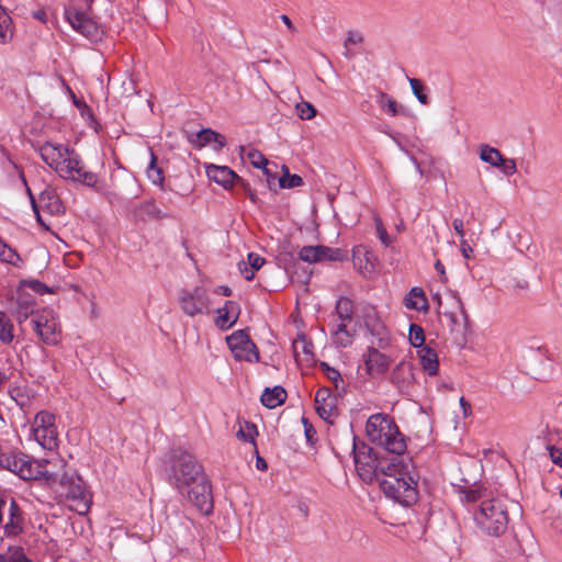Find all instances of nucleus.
Listing matches in <instances>:
<instances>
[{
	"mask_svg": "<svg viewBox=\"0 0 562 562\" xmlns=\"http://www.w3.org/2000/svg\"><path fill=\"white\" fill-rule=\"evenodd\" d=\"M169 477L177 490L201 512L213 508L211 486L202 465L189 452L176 450L170 460Z\"/></svg>",
	"mask_w": 562,
	"mask_h": 562,
	"instance_id": "nucleus-1",
	"label": "nucleus"
},
{
	"mask_svg": "<svg viewBox=\"0 0 562 562\" xmlns=\"http://www.w3.org/2000/svg\"><path fill=\"white\" fill-rule=\"evenodd\" d=\"M42 160L64 180L93 187L97 173L87 169L81 156L67 145L45 142L36 148Z\"/></svg>",
	"mask_w": 562,
	"mask_h": 562,
	"instance_id": "nucleus-2",
	"label": "nucleus"
},
{
	"mask_svg": "<svg viewBox=\"0 0 562 562\" xmlns=\"http://www.w3.org/2000/svg\"><path fill=\"white\" fill-rule=\"evenodd\" d=\"M366 434L371 442L383 447L392 454H404L406 451L405 437L389 415H371L366 424Z\"/></svg>",
	"mask_w": 562,
	"mask_h": 562,
	"instance_id": "nucleus-3",
	"label": "nucleus"
},
{
	"mask_svg": "<svg viewBox=\"0 0 562 562\" xmlns=\"http://www.w3.org/2000/svg\"><path fill=\"white\" fill-rule=\"evenodd\" d=\"M48 463V461L31 460L23 453H7L0 457V465L23 480L44 479L47 483H55L58 475L47 470Z\"/></svg>",
	"mask_w": 562,
	"mask_h": 562,
	"instance_id": "nucleus-4",
	"label": "nucleus"
},
{
	"mask_svg": "<svg viewBox=\"0 0 562 562\" xmlns=\"http://www.w3.org/2000/svg\"><path fill=\"white\" fill-rule=\"evenodd\" d=\"M475 521L483 532L491 536H499L507 529V508L499 499L484 501L475 514Z\"/></svg>",
	"mask_w": 562,
	"mask_h": 562,
	"instance_id": "nucleus-5",
	"label": "nucleus"
},
{
	"mask_svg": "<svg viewBox=\"0 0 562 562\" xmlns=\"http://www.w3.org/2000/svg\"><path fill=\"white\" fill-rule=\"evenodd\" d=\"M417 482L418 479L413 476H406V479H396L395 476L382 477L380 480V487L387 497L404 506H409L417 501Z\"/></svg>",
	"mask_w": 562,
	"mask_h": 562,
	"instance_id": "nucleus-6",
	"label": "nucleus"
},
{
	"mask_svg": "<svg viewBox=\"0 0 562 562\" xmlns=\"http://www.w3.org/2000/svg\"><path fill=\"white\" fill-rule=\"evenodd\" d=\"M30 439L37 442L43 449H55L58 446L55 415L47 411L38 412L30 428Z\"/></svg>",
	"mask_w": 562,
	"mask_h": 562,
	"instance_id": "nucleus-7",
	"label": "nucleus"
},
{
	"mask_svg": "<svg viewBox=\"0 0 562 562\" xmlns=\"http://www.w3.org/2000/svg\"><path fill=\"white\" fill-rule=\"evenodd\" d=\"M59 484L66 498L74 503L70 505V508L79 515L88 513L90 508V496L82 479L75 472H65L59 479Z\"/></svg>",
	"mask_w": 562,
	"mask_h": 562,
	"instance_id": "nucleus-8",
	"label": "nucleus"
},
{
	"mask_svg": "<svg viewBox=\"0 0 562 562\" xmlns=\"http://www.w3.org/2000/svg\"><path fill=\"white\" fill-rule=\"evenodd\" d=\"M31 324L44 344L55 346L60 341L61 326L53 310L43 308L36 311L31 319Z\"/></svg>",
	"mask_w": 562,
	"mask_h": 562,
	"instance_id": "nucleus-9",
	"label": "nucleus"
},
{
	"mask_svg": "<svg viewBox=\"0 0 562 562\" xmlns=\"http://www.w3.org/2000/svg\"><path fill=\"white\" fill-rule=\"evenodd\" d=\"M179 304L181 311L190 317L196 315L209 314L211 307V299L206 289L195 286L191 291L184 290L179 295Z\"/></svg>",
	"mask_w": 562,
	"mask_h": 562,
	"instance_id": "nucleus-10",
	"label": "nucleus"
},
{
	"mask_svg": "<svg viewBox=\"0 0 562 562\" xmlns=\"http://www.w3.org/2000/svg\"><path fill=\"white\" fill-rule=\"evenodd\" d=\"M228 348L238 361L257 362L259 351L246 330H237L226 338Z\"/></svg>",
	"mask_w": 562,
	"mask_h": 562,
	"instance_id": "nucleus-11",
	"label": "nucleus"
},
{
	"mask_svg": "<svg viewBox=\"0 0 562 562\" xmlns=\"http://www.w3.org/2000/svg\"><path fill=\"white\" fill-rule=\"evenodd\" d=\"M381 477L395 476L396 479L413 476L418 479L417 471L409 459L403 454L381 458Z\"/></svg>",
	"mask_w": 562,
	"mask_h": 562,
	"instance_id": "nucleus-12",
	"label": "nucleus"
},
{
	"mask_svg": "<svg viewBox=\"0 0 562 562\" xmlns=\"http://www.w3.org/2000/svg\"><path fill=\"white\" fill-rule=\"evenodd\" d=\"M299 257L301 260L314 263L324 260L328 261H344L348 258V254L346 250L340 248H330L327 246H304L300 252Z\"/></svg>",
	"mask_w": 562,
	"mask_h": 562,
	"instance_id": "nucleus-13",
	"label": "nucleus"
},
{
	"mask_svg": "<svg viewBox=\"0 0 562 562\" xmlns=\"http://www.w3.org/2000/svg\"><path fill=\"white\" fill-rule=\"evenodd\" d=\"M356 470L360 479L366 483L382 479L381 476V458H376L370 452H357L355 454Z\"/></svg>",
	"mask_w": 562,
	"mask_h": 562,
	"instance_id": "nucleus-14",
	"label": "nucleus"
},
{
	"mask_svg": "<svg viewBox=\"0 0 562 562\" xmlns=\"http://www.w3.org/2000/svg\"><path fill=\"white\" fill-rule=\"evenodd\" d=\"M66 19L71 27L87 38L93 40L98 36L99 30L97 23L86 13L77 9L69 8L65 12Z\"/></svg>",
	"mask_w": 562,
	"mask_h": 562,
	"instance_id": "nucleus-15",
	"label": "nucleus"
},
{
	"mask_svg": "<svg viewBox=\"0 0 562 562\" xmlns=\"http://www.w3.org/2000/svg\"><path fill=\"white\" fill-rule=\"evenodd\" d=\"M24 517L15 499H11L8 506V519L0 525L3 529V535L8 538L18 537L23 531Z\"/></svg>",
	"mask_w": 562,
	"mask_h": 562,
	"instance_id": "nucleus-16",
	"label": "nucleus"
},
{
	"mask_svg": "<svg viewBox=\"0 0 562 562\" xmlns=\"http://www.w3.org/2000/svg\"><path fill=\"white\" fill-rule=\"evenodd\" d=\"M364 363L369 374L378 375L383 374L389 370L392 359L387 355L381 352L380 349L371 346L364 353Z\"/></svg>",
	"mask_w": 562,
	"mask_h": 562,
	"instance_id": "nucleus-17",
	"label": "nucleus"
},
{
	"mask_svg": "<svg viewBox=\"0 0 562 562\" xmlns=\"http://www.w3.org/2000/svg\"><path fill=\"white\" fill-rule=\"evenodd\" d=\"M352 262L355 269L366 278L374 272V256L363 245H357L353 247Z\"/></svg>",
	"mask_w": 562,
	"mask_h": 562,
	"instance_id": "nucleus-18",
	"label": "nucleus"
},
{
	"mask_svg": "<svg viewBox=\"0 0 562 562\" xmlns=\"http://www.w3.org/2000/svg\"><path fill=\"white\" fill-rule=\"evenodd\" d=\"M336 397L333 395L330 389L321 387L315 394V408L319 417L325 420L335 416Z\"/></svg>",
	"mask_w": 562,
	"mask_h": 562,
	"instance_id": "nucleus-19",
	"label": "nucleus"
},
{
	"mask_svg": "<svg viewBox=\"0 0 562 562\" xmlns=\"http://www.w3.org/2000/svg\"><path fill=\"white\" fill-rule=\"evenodd\" d=\"M215 325L223 329H229L240 315V306L234 301H226L224 306L216 311Z\"/></svg>",
	"mask_w": 562,
	"mask_h": 562,
	"instance_id": "nucleus-20",
	"label": "nucleus"
},
{
	"mask_svg": "<svg viewBox=\"0 0 562 562\" xmlns=\"http://www.w3.org/2000/svg\"><path fill=\"white\" fill-rule=\"evenodd\" d=\"M206 175L211 180L223 186L225 189L232 188L235 180H240L239 177L226 166L211 165L206 168Z\"/></svg>",
	"mask_w": 562,
	"mask_h": 562,
	"instance_id": "nucleus-21",
	"label": "nucleus"
},
{
	"mask_svg": "<svg viewBox=\"0 0 562 562\" xmlns=\"http://www.w3.org/2000/svg\"><path fill=\"white\" fill-rule=\"evenodd\" d=\"M38 204L52 215L64 213L61 201L54 188L47 187L40 193Z\"/></svg>",
	"mask_w": 562,
	"mask_h": 562,
	"instance_id": "nucleus-22",
	"label": "nucleus"
},
{
	"mask_svg": "<svg viewBox=\"0 0 562 562\" xmlns=\"http://www.w3.org/2000/svg\"><path fill=\"white\" fill-rule=\"evenodd\" d=\"M167 524L176 537V539L182 538L184 541L191 540V520L184 517L183 515H176L173 518L167 516Z\"/></svg>",
	"mask_w": 562,
	"mask_h": 562,
	"instance_id": "nucleus-23",
	"label": "nucleus"
},
{
	"mask_svg": "<svg viewBox=\"0 0 562 562\" xmlns=\"http://www.w3.org/2000/svg\"><path fill=\"white\" fill-rule=\"evenodd\" d=\"M417 356L423 370L429 375H436L439 370V360L437 352L429 347H422L417 350Z\"/></svg>",
	"mask_w": 562,
	"mask_h": 562,
	"instance_id": "nucleus-24",
	"label": "nucleus"
},
{
	"mask_svg": "<svg viewBox=\"0 0 562 562\" xmlns=\"http://www.w3.org/2000/svg\"><path fill=\"white\" fill-rule=\"evenodd\" d=\"M392 381L400 387H408L414 381L413 366L401 361L392 371Z\"/></svg>",
	"mask_w": 562,
	"mask_h": 562,
	"instance_id": "nucleus-25",
	"label": "nucleus"
},
{
	"mask_svg": "<svg viewBox=\"0 0 562 562\" xmlns=\"http://www.w3.org/2000/svg\"><path fill=\"white\" fill-rule=\"evenodd\" d=\"M314 346L304 336L293 341V353L297 362L304 361L307 364L314 361Z\"/></svg>",
	"mask_w": 562,
	"mask_h": 562,
	"instance_id": "nucleus-26",
	"label": "nucleus"
},
{
	"mask_svg": "<svg viewBox=\"0 0 562 562\" xmlns=\"http://www.w3.org/2000/svg\"><path fill=\"white\" fill-rule=\"evenodd\" d=\"M404 306L408 310L427 311L428 301L422 288L414 286L404 297Z\"/></svg>",
	"mask_w": 562,
	"mask_h": 562,
	"instance_id": "nucleus-27",
	"label": "nucleus"
},
{
	"mask_svg": "<svg viewBox=\"0 0 562 562\" xmlns=\"http://www.w3.org/2000/svg\"><path fill=\"white\" fill-rule=\"evenodd\" d=\"M373 336L372 345L378 349H387L392 344V336L390 330L382 323L368 325Z\"/></svg>",
	"mask_w": 562,
	"mask_h": 562,
	"instance_id": "nucleus-28",
	"label": "nucleus"
},
{
	"mask_svg": "<svg viewBox=\"0 0 562 562\" xmlns=\"http://www.w3.org/2000/svg\"><path fill=\"white\" fill-rule=\"evenodd\" d=\"M195 138L192 139V143L195 144L199 148H202L206 145H210L212 143L217 144V148L221 149L226 145L225 137L216 133L210 128H204L195 134Z\"/></svg>",
	"mask_w": 562,
	"mask_h": 562,
	"instance_id": "nucleus-29",
	"label": "nucleus"
},
{
	"mask_svg": "<svg viewBox=\"0 0 562 562\" xmlns=\"http://www.w3.org/2000/svg\"><path fill=\"white\" fill-rule=\"evenodd\" d=\"M286 400V392L282 386L266 389L261 394L260 401L268 408H276L283 404Z\"/></svg>",
	"mask_w": 562,
	"mask_h": 562,
	"instance_id": "nucleus-30",
	"label": "nucleus"
},
{
	"mask_svg": "<svg viewBox=\"0 0 562 562\" xmlns=\"http://www.w3.org/2000/svg\"><path fill=\"white\" fill-rule=\"evenodd\" d=\"M349 324L338 323L331 331L334 342L339 347L351 345L353 334L348 328Z\"/></svg>",
	"mask_w": 562,
	"mask_h": 562,
	"instance_id": "nucleus-31",
	"label": "nucleus"
},
{
	"mask_svg": "<svg viewBox=\"0 0 562 562\" xmlns=\"http://www.w3.org/2000/svg\"><path fill=\"white\" fill-rule=\"evenodd\" d=\"M480 158L493 167H501L502 162H504V156L502 153L497 148L491 147L488 145H481Z\"/></svg>",
	"mask_w": 562,
	"mask_h": 562,
	"instance_id": "nucleus-32",
	"label": "nucleus"
},
{
	"mask_svg": "<svg viewBox=\"0 0 562 562\" xmlns=\"http://www.w3.org/2000/svg\"><path fill=\"white\" fill-rule=\"evenodd\" d=\"M336 314L339 323L350 324L353 315V304L348 297H340L336 303Z\"/></svg>",
	"mask_w": 562,
	"mask_h": 562,
	"instance_id": "nucleus-33",
	"label": "nucleus"
},
{
	"mask_svg": "<svg viewBox=\"0 0 562 562\" xmlns=\"http://www.w3.org/2000/svg\"><path fill=\"white\" fill-rule=\"evenodd\" d=\"M14 339V326L7 314L0 311V341L10 345Z\"/></svg>",
	"mask_w": 562,
	"mask_h": 562,
	"instance_id": "nucleus-34",
	"label": "nucleus"
},
{
	"mask_svg": "<svg viewBox=\"0 0 562 562\" xmlns=\"http://www.w3.org/2000/svg\"><path fill=\"white\" fill-rule=\"evenodd\" d=\"M321 367H322L323 372L326 375V378L334 384L336 392L339 395L344 394L346 391V387H345V383H344V380H342L340 373L336 369L330 368L325 362H322Z\"/></svg>",
	"mask_w": 562,
	"mask_h": 562,
	"instance_id": "nucleus-35",
	"label": "nucleus"
},
{
	"mask_svg": "<svg viewBox=\"0 0 562 562\" xmlns=\"http://www.w3.org/2000/svg\"><path fill=\"white\" fill-rule=\"evenodd\" d=\"M0 562H32L20 546H10L4 553L0 554Z\"/></svg>",
	"mask_w": 562,
	"mask_h": 562,
	"instance_id": "nucleus-36",
	"label": "nucleus"
},
{
	"mask_svg": "<svg viewBox=\"0 0 562 562\" xmlns=\"http://www.w3.org/2000/svg\"><path fill=\"white\" fill-rule=\"evenodd\" d=\"M247 158L249 160V162L256 167V168H259V169H262L263 172L267 175L268 179L267 181L269 183H271V179H274V177H271L270 176V172H269V169L267 168L269 161L268 159L263 156V154H261L259 150L257 149H250L248 153H247Z\"/></svg>",
	"mask_w": 562,
	"mask_h": 562,
	"instance_id": "nucleus-37",
	"label": "nucleus"
},
{
	"mask_svg": "<svg viewBox=\"0 0 562 562\" xmlns=\"http://www.w3.org/2000/svg\"><path fill=\"white\" fill-rule=\"evenodd\" d=\"M0 261L9 263L13 267H21L22 259L20 255L9 247L7 244L0 240Z\"/></svg>",
	"mask_w": 562,
	"mask_h": 562,
	"instance_id": "nucleus-38",
	"label": "nucleus"
},
{
	"mask_svg": "<svg viewBox=\"0 0 562 562\" xmlns=\"http://www.w3.org/2000/svg\"><path fill=\"white\" fill-rule=\"evenodd\" d=\"M282 168L284 173L279 178V186L281 188L292 189L300 187L303 183V180L299 175H291L285 166Z\"/></svg>",
	"mask_w": 562,
	"mask_h": 562,
	"instance_id": "nucleus-39",
	"label": "nucleus"
},
{
	"mask_svg": "<svg viewBox=\"0 0 562 562\" xmlns=\"http://www.w3.org/2000/svg\"><path fill=\"white\" fill-rule=\"evenodd\" d=\"M409 342L415 348L420 349L424 346L425 342V334L422 326L417 324H411L409 326V334H408Z\"/></svg>",
	"mask_w": 562,
	"mask_h": 562,
	"instance_id": "nucleus-40",
	"label": "nucleus"
},
{
	"mask_svg": "<svg viewBox=\"0 0 562 562\" xmlns=\"http://www.w3.org/2000/svg\"><path fill=\"white\" fill-rule=\"evenodd\" d=\"M147 177L154 184L162 187V170L156 166V157L154 155L151 156L150 165L147 168Z\"/></svg>",
	"mask_w": 562,
	"mask_h": 562,
	"instance_id": "nucleus-41",
	"label": "nucleus"
},
{
	"mask_svg": "<svg viewBox=\"0 0 562 562\" xmlns=\"http://www.w3.org/2000/svg\"><path fill=\"white\" fill-rule=\"evenodd\" d=\"M295 109L301 120H312L316 115V109L314 105L306 101L297 103Z\"/></svg>",
	"mask_w": 562,
	"mask_h": 562,
	"instance_id": "nucleus-42",
	"label": "nucleus"
},
{
	"mask_svg": "<svg viewBox=\"0 0 562 562\" xmlns=\"http://www.w3.org/2000/svg\"><path fill=\"white\" fill-rule=\"evenodd\" d=\"M379 104L380 106L391 114L392 116H395L397 114V103L396 101L387 95L386 93H381L379 98Z\"/></svg>",
	"mask_w": 562,
	"mask_h": 562,
	"instance_id": "nucleus-43",
	"label": "nucleus"
},
{
	"mask_svg": "<svg viewBox=\"0 0 562 562\" xmlns=\"http://www.w3.org/2000/svg\"><path fill=\"white\" fill-rule=\"evenodd\" d=\"M409 85L414 95L418 99L422 104L428 103V97L424 93V85L419 79L411 78Z\"/></svg>",
	"mask_w": 562,
	"mask_h": 562,
	"instance_id": "nucleus-44",
	"label": "nucleus"
},
{
	"mask_svg": "<svg viewBox=\"0 0 562 562\" xmlns=\"http://www.w3.org/2000/svg\"><path fill=\"white\" fill-rule=\"evenodd\" d=\"M36 312L33 311L32 306L27 302H19L16 308V321L22 323L26 321L30 316L31 318Z\"/></svg>",
	"mask_w": 562,
	"mask_h": 562,
	"instance_id": "nucleus-45",
	"label": "nucleus"
},
{
	"mask_svg": "<svg viewBox=\"0 0 562 562\" xmlns=\"http://www.w3.org/2000/svg\"><path fill=\"white\" fill-rule=\"evenodd\" d=\"M374 223H375V229H376V234H378V237L379 239L381 240V243L384 245V246H390L393 241V239L391 238V236L387 234L382 221L380 217H374Z\"/></svg>",
	"mask_w": 562,
	"mask_h": 562,
	"instance_id": "nucleus-46",
	"label": "nucleus"
},
{
	"mask_svg": "<svg viewBox=\"0 0 562 562\" xmlns=\"http://www.w3.org/2000/svg\"><path fill=\"white\" fill-rule=\"evenodd\" d=\"M13 37L12 19L7 22H0V43H9Z\"/></svg>",
	"mask_w": 562,
	"mask_h": 562,
	"instance_id": "nucleus-47",
	"label": "nucleus"
},
{
	"mask_svg": "<svg viewBox=\"0 0 562 562\" xmlns=\"http://www.w3.org/2000/svg\"><path fill=\"white\" fill-rule=\"evenodd\" d=\"M266 262L265 258L258 254L249 252L248 254V266L252 268L255 271L259 270L263 263Z\"/></svg>",
	"mask_w": 562,
	"mask_h": 562,
	"instance_id": "nucleus-48",
	"label": "nucleus"
},
{
	"mask_svg": "<svg viewBox=\"0 0 562 562\" xmlns=\"http://www.w3.org/2000/svg\"><path fill=\"white\" fill-rule=\"evenodd\" d=\"M499 168H502L503 173H505L506 176H512L517 171L515 160L505 157L504 162H502V166Z\"/></svg>",
	"mask_w": 562,
	"mask_h": 562,
	"instance_id": "nucleus-49",
	"label": "nucleus"
},
{
	"mask_svg": "<svg viewBox=\"0 0 562 562\" xmlns=\"http://www.w3.org/2000/svg\"><path fill=\"white\" fill-rule=\"evenodd\" d=\"M238 269L241 276L247 280L251 281L255 278V270L248 266L247 262L240 261L238 263Z\"/></svg>",
	"mask_w": 562,
	"mask_h": 562,
	"instance_id": "nucleus-50",
	"label": "nucleus"
},
{
	"mask_svg": "<svg viewBox=\"0 0 562 562\" xmlns=\"http://www.w3.org/2000/svg\"><path fill=\"white\" fill-rule=\"evenodd\" d=\"M548 449L552 462L562 468V450L552 446Z\"/></svg>",
	"mask_w": 562,
	"mask_h": 562,
	"instance_id": "nucleus-51",
	"label": "nucleus"
},
{
	"mask_svg": "<svg viewBox=\"0 0 562 562\" xmlns=\"http://www.w3.org/2000/svg\"><path fill=\"white\" fill-rule=\"evenodd\" d=\"M29 286L34 291V292H37L40 294H45V293H49V289L47 288L46 284L42 283L41 281L38 280H32L29 282Z\"/></svg>",
	"mask_w": 562,
	"mask_h": 562,
	"instance_id": "nucleus-52",
	"label": "nucleus"
},
{
	"mask_svg": "<svg viewBox=\"0 0 562 562\" xmlns=\"http://www.w3.org/2000/svg\"><path fill=\"white\" fill-rule=\"evenodd\" d=\"M452 225H453V229L460 236V238L464 239L465 233H464L463 221L461 218H454L452 222Z\"/></svg>",
	"mask_w": 562,
	"mask_h": 562,
	"instance_id": "nucleus-53",
	"label": "nucleus"
},
{
	"mask_svg": "<svg viewBox=\"0 0 562 562\" xmlns=\"http://www.w3.org/2000/svg\"><path fill=\"white\" fill-rule=\"evenodd\" d=\"M460 249L464 258L469 259L471 254L473 252L472 247L468 244L465 239L460 240Z\"/></svg>",
	"mask_w": 562,
	"mask_h": 562,
	"instance_id": "nucleus-54",
	"label": "nucleus"
},
{
	"mask_svg": "<svg viewBox=\"0 0 562 562\" xmlns=\"http://www.w3.org/2000/svg\"><path fill=\"white\" fill-rule=\"evenodd\" d=\"M435 270L439 273L441 281L446 282L447 281L446 270H445L443 263L440 260H437L435 262Z\"/></svg>",
	"mask_w": 562,
	"mask_h": 562,
	"instance_id": "nucleus-55",
	"label": "nucleus"
},
{
	"mask_svg": "<svg viewBox=\"0 0 562 562\" xmlns=\"http://www.w3.org/2000/svg\"><path fill=\"white\" fill-rule=\"evenodd\" d=\"M302 422L305 427V435H306L307 440H312V436H313V434H315L313 426L307 422V419L305 417L302 418Z\"/></svg>",
	"mask_w": 562,
	"mask_h": 562,
	"instance_id": "nucleus-56",
	"label": "nucleus"
},
{
	"mask_svg": "<svg viewBox=\"0 0 562 562\" xmlns=\"http://www.w3.org/2000/svg\"><path fill=\"white\" fill-rule=\"evenodd\" d=\"M362 42V36L358 33L350 32L347 38V43L357 44Z\"/></svg>",
	"mask_w": 562,
	"mask_h": 562,
	"instance_id": "nucleus-57",
	"label": "nucleus"
},
{
	"mask_svg": "<svg viewBox=\"0 0 562 562\" xmlns=\"http://www.w3.org/2000/svg\"><path fill=\"white\" fill-rule=\"evenodd\" d=\"M216 293L224 295V296H231L232 295V289L227 285H220L215 290Z\"/></svg>",
	"mask_w": 562,
	"mask_h": 562,
	"instance_id": "nucleus-58",
	"label": "nucleus"
},
{
	"mask_svg": "<svg viewBox=\"0 0 562 562\" xmlns=\"http://www.w3.org/2000/svg\"><path fill=\"white\" fill-rule=\"evenodd\" d=\"M26 191H27V194L30 195L31 198V201H32V206L34 209V211L36 212V215H37V221L41 222V216L38 215V212H37V205H36V202H35V199L31 192V189L30 188H26Z\"/></svg>",
	"mask_w": 562,
	"mask_h": 562,
	"instance_id": "nucleus-59",
	"label": "nucleus"
},
{
	"mask_svg": "<svg viewBox=\"0 0 562 562\" xmlns=\"http://www.w3.org/2000/svg\"><path fill=\"white\" fill-rule=\"evenodd\" d=\"M33 16L41 22H46V12L43 10L34 12Z\"/></svg>",
	"mask_w": 562,
	"mask_h": 562,
	"instance_id": "nucleus-60",
	"label": "nucleus"
},
{
	"mask_svg": "<svg viewBox=\"0 0 562 562\" xmlns=\"http://www.w3.org/2000/svg\"><path fill=\"white\" fill-rule=\"evenodd\" d=\"M7 507L5 499L0 495V525H2L3 521V510Z\"/></svg>",
	"mask_w": 562,
	"mask_h": 562,
	"instance_id": "nucleus-61",
	"label": "nucleus"
},
{
	"mask_svg": "<svg viewBox=\"0 0 562 562\" xmlns=\"http://www.w3.org/2000/svg\"><path fill=\"white\" fill-rule=\"evenodd\" d=\"M11 16L5 12L4 8L0 4V22H7Z\"/></svg>",
	"mask_w": 562,
	"mask_h": 562,
	"instance_id": "nucleus-62",
	"label": "nucleus"
},
{
	"mask_svg": "<svg viewBox=\"0 0 562 562\" xmlns=\"http://www.w3.org/2000/svg\"><path fill=\"white\" fill-rule=\"evenodd\" d=\"M256 465H257V468H258L259 470H266V469H267V463H266V461H265L262 458H260V457H258L257 462H256Z\"/></svg>",
	"mask_w": 562,
	"mask_h": 562,
	"instance_id": "nucleus-63",
	"label": "nucleus"
},
{
	"mask_svg": "<svg viewBox=\"0 0 562 562\" xmlns=\"http://www.w3.org/2000/svg\"><path fill=\"white\" fill-rule=\"evenodd\" d=\"M476 492L474 491H470L468 494H467V499L470 501V502H474L476 501Z\"/></svg>",
	"mask_w": 562,
	"mask_h": 562,
	"instance_id": "nucleus-64",
	"label": "nucleus"
}]
</instances>
